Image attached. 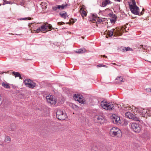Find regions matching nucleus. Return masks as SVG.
I'll return each instance as SVG.
<instances>
[{
    "instance_id": "f257e3e1",
    "label": "nucleus",
    "mask_w": 151,
    "mask_h": 151,
    "mask_svg": "<svg viewBox=\"0 0 151 151\" xmlns=\"http://www.w3.org/2000/svg\"><path fill=\"white\" fill-rule=\"evenodd\" d=\"M129 5L130 10L132 13L139 16L142 15L144 14L145 10L144 9H143L141 12H139V8L136 5V2L134 0H132L131 3H129Z\"/></svg>"
},
{
    "instance_id": "f03ea898",
    "label": "nucleus",
    "mask_w": 151,
    "mask_h": 151,
    "mask_svg": "<svg viewBox=\"0 0 151 151\" xmlns=\"http://www.w3.org/2000/svg\"><path fill=\"white\" fill-rule=\"evenodd\" d=\"M110 135L112 137L116 136L120 137L122 136V132L121 130L117 127H113L111 128L109 132Z\"/></svg>"
},
{
    "instance_id": "7ed1b4c3",
    "label": "nucleus",
    "mask_w": 151,
    "mask_h": 151,
    "mask_svg": "<svg viewBox=\"0 0 151 151\" xmlns=\"http://www.w3.org/2000/svg\"><path fill=\"white\" fill-rule=\"evenodd\" d=\"M101 106L104 109L106 110H112L114 109V104L111 103H108L104 100L101 103Z\"/></svg>"
},
{
    "instance_id": "20e7f679",
    "label": "nucleus",
    "mask_w": 151,
    "mask_h": 151,
    "mask_svg": "<svg viewBox=\"0 0 151 151\" xmlns=\"http://www.w3.org/2000/svg\"><path fill=\"white\" fill-rule=\"evenodd\" d=\"M131 129L134 132L136 133H139L141 131V127L139 124L133 122L130 123L129 124Z\"/></svg>"
},
{
    "instance_id": "39448f33",
    "label": "nucleus",
    "mask_w": 151,
    "mask_h": 151,
    "mask_svg": "<svg viewBox=\"0 0 151 151\" xmlns=\"http://www.w3.org/2000/svg\"><path fill=\"white\" fill-rule=\"evenodd\" d=\"M67 115L65 113H64L62 111L58 109L56 112V117L59 119L63 120L67 118Z\"/></svg>"
},
{
    "instance_id": "423d86ee",
    "label": "nucleus",
    "mask_w": 151,
    "mask_h": 151,
    "mask_svg": "<svg viewBox=\"0 0 151 151\" xmlns=\"http://www.w3.org/2000/svg\"><path fill=\"white\" fill-rule=\"evenodd\" d=\"M24 83L27 87L32 88L35 86V83L30 79H26L24 80Z\"/></svg>"
},
{
    "instance_id": "0eeeda50",
    "label": "nucleus",
    "mask_w": 151,
    "mask_h": 151,
    "mask_svg": "<svg viewBox=\"0 0 151 151\" xmlns=\"http://www.w3.org/2000/svg\"><path fill=\"white\" fill-rule=\"evenodd\" d=\"M73 97L76 101H78L81 104H84L85 100L82 95L78 94H75Z\"/></svg>"
},
{
    "instance_id": "6e6552de",
    "label": "nucleus",
    "mask_w": 151,
    "mask_h": 151,
    "mask_svg": "<svg viewBox=\"0 0 151 151\" xmlns=\"http://www.w3.org/2000/svg\"><path fill=\"white\" fill-rule=\"evenodd\" d=\"M46 99L47 102L51 104H55L56 102V101L51 95H49L46 96Z\"/></svg>"
},
{
    "instance_id": "1a4fd4ad",
    "label": "nucleus",
    "mask_w": 151,
    "mask_h": 151,
    "mask_svg": "<svg viewBox=\"0 0 151 151\" xmlns=\"http://www.w3.org/2000/svg\"><path fill=\"white\" fill-rule=\"evenodd\" d=\"M95 122L100 124L103 123L104 122V117L101 116H96L94 118Z\"/></svg>"
},
{
    "instance_id": "9d476101",
    "label": "nucleus",
    "mask_w": 151,
    "mask_h": 151,
    "mask_svg": "<svg viewBox=\"0 0 151 151\" xmlns=\"http://www.w3.org/2000/svg\"><path fill=\"white\" fill-rule=\"evenodd\" d=\"M112 119L113 123L114 124H119L121 123V122L120 120V117L117 116L115 115H113Z\"/></svg>"
},
{
    "instance_id": "9b49d317",
    "label": "nucleus",
    "mask_w": 151,
    "mask_h": 151,
    "mask_svg": "<svg viewBox=\"0 0 151 151\" xmlns=\"http://www.w3.org/2000/svg\"><path fill=\"white\" fill-rule=\"evenodd\" d=\"M138 111V112H139L140 114L142 116L146 118L147 117V109H141L138 111Z\"/></svg>"
},
{
    "instance_id": "f8f14e48",
    "label": "nucleus",
    "mask_w": 151,
    "mask_h": 151,
    "mask_svg": "<svg viewBox=\"0 0 151 151\" xmlns=\"http://www.w3.org/2000/svg\"><path fill=\"white\" fill-rule=\"evenodd\" d=\"M111 3V1L109 0H103L101 6L104 7L110 4Z\"/></svg>"
},
{
    "instance_id": "ddd939ff",
    "label": "nucleus",
    "mask_w": 151,
    "mask_h": 151,
    "mask_svg": "<svg viewBox=\"0 0 151 151\" xmlns=\"http://www.w3.org/2000/svg\"><path fill=\"white\" fill-rule=\"evenodd\" d=\"M124 81V79L121 76L117 77L115 79V82L118 84H120L121 82Z\"/></svg>"
},
{
    "instance_id": "4468645a",
    "label": "nucleus",
    "mask_w": 151,
    "mask_h": 151,
    "mask_svg": "<svg viewBox=\"0 0 151 151\" xmlns=\"http://www.w3.org/2000/svg\"><path fill=\"white\" fill-rule=\"evenodd\" d=\"M125 116L129 119H132L133 118L134 115L129 112H127L125 113Z\"/></svg>"
},
{
    "instance_id": "2eb2a0df",
    "label": "nucleus",
    "mask_w": 151,
    "mask_h": 151,
    "mask_svg": "<svg viewBox=\"0 0 151 151\" xmlns=\"http://www.w3.org/2000/svg\"><path fill=\"white\" fill-rule=\"evenodd\" d=\"M47 24V23H45V24L42 25L40 27L41 30L43 31L47 30V29L48 26L46 25Z\"/></svg>"
},
{
    "instance_id": "dca6fc26",
    "label": "nucleus",
    "mask_w": 151,
    "mask_h": 151,
    "mask_svg": "<svg viewBox=\"0 0 151 151\" xmlns=\"http://www.w3.org/2000/svg\"><path fill=\"white\" fill-rule=\"evenodd\" d=\"M114 30V29H112L110 31L107 30L106 31V32L107 34V35H108L109 37H111L113 35V32Z\"/></svg>"
},
{
    "instance_id": "f3484780",
    "label": "nucleus",
    "mask_w": 151,
    "mask_h": 151,
    "mask_svg": "<svg viewBox=\"0 0 151 151\" xmlns=\"http://www.w3.org/2000/svg\"><path fill=\"white\" fill-rule=\"evenodd\" d=\"M68 6V4H62L61 5H58V8L59 10H62L66 8Z\"/></svg>"
},
{
    "instance_id": "a211bd4d",
    "label": "nucleus",
    "mask_w": 151,
    "mask_h": 151,
    "mask_svg": "<svg viewBox=\"0 0 151 151\" xmlns=\"http://www.w3.org/2000/svg\"><path fill=\"white\" fill-rule=\"evenodd\" d=\"M12 74L14 75L15 77H19V79H22V77L21 76L20 74L18 72L14 71L12 72Z\"/></svg>"
},
{
    "instance_id": "6ab92c4d",
    "label": "nucleus",
    "mask_w": 151,
    "mask_h": 151,
    "mask_svg": "<svg viewBox=\"0 0 151 151\" xmlns=\"http://www.w3.org/2000/svg\"><path fill=\"white\" fill-rule=\"evenodd\" d=\"M86 51V50L84 48H82L80 49H79L76 52V53H82Z\"/></svg>"
},
{
    "instance_id": "aec40b11",
    "label": "nucleus",
    "mask_w": 151,
    "mask_h": 151,
    "mask_svg": "<svg viewBox=\"0 0 151 151\" xmlns=\"http://www.w3.org/2000/svg\"><path fill=\"white\" fill-rule=\"evenodd\" d=\"M122 50L123 52H125L128 51L132 50V48L129 47H125L122 48Z\"/></svg>"
},
{
    "instance_id": "412c9836",
    "label": "nucleus",
    "mask_w": 151,
    "mask_h": 151,
    "mask_svg": "<svg viewBox=\"0 0 151 151\" xmlns=\"http://www.w3.org/2000/svg\"><path fill=\"white\" fill-rule=\"evenodd\" d=\"M80 10L81 11V14L83 17L86 16V11L83 9V8H82Z\"/></svg>"
},
{
    "instance_id": "4be33fe9",
    "label": "nucleus",
    "mask_w": 151,
    "mask_h": 151,
    "mask_svg": "<svg viewBox=\"0 0 151 151\" xmlns=\"http://www.w3.org/2000/svg\"><path fill=\"white\" fill-rule=\"evenodd\" d=\"M60 15L62 17L64 18V19H66L67 16V14L66 12L65 13H60Z\"/></svg>"
},
{
    "instance_id": "5701e85b",
    "label": "nucleus",
    "mask_w": 151,
    "mask_h": 151,
    "mask_svg": "<svg viewBox=\"0 0 151 151\" xmlns=\"http://www.w3.org/2000/svg\"><path fill=\"white\" fill-rule=\"evenodd\" d=\"M11 140L10 137L9 136H7L5 137L4 141L7 143H9Z\"/></svg>"
},
{
    "instance_id": "b1692460",
    "label": "nucleus",
    "mask_w": 151,
    "mask_h": 151,
    "mask_svg": "<svg viewBox=\"0 0 151 151\" xmlns=\"http://www.w3.org/2000/svg\"><path fill=\"white\" fill-rule=\"evenodd\" d=\"M2 86L6 88H8L10 87V86L8 84L4 83H2Z\"/></svg>"
},
{
    "instance_id": "393cba45",
    "label": "nucleus",
    "mask_w": 151,
    "mask_h": 151,
    "mask_svg": "<svg viewBox=\"0 0 151 151\" xmlns=\"http://www.w3.org/2000/svg\"><path fill=\"white\" fill-rule=\"evenodd\" d=\"M93 19L92 20V22H94L96 21V19H97V20H99V19H99V17L97 18L96 17H94V16H93ZM102 21V20H101L99 19V22H101Z\"/></svg>"
},
{
    "instance_id": "a878e982",
    "label": "nucleus",
    "mask_w": 151,
    "mask_h": 151,
    "mask_svg": "<svg viewBox=\"0 0 151 151\" xmlns=\"http://www.w3.org/2000/svg\"><path fill=\"white\" fill-rule=\"evenodd\" d=\"M31 19V18L29 17L22 18L19 19L20 20H30Z\"/></svg>"
},
{
    "instance_id": "bb28decb",
    "label": "nucleus",
    "mask_w": 151,
    "mask_h": 151,
    "mask_svg": "<svg viewBox=\"0 0 151 151\" xmlns=\"http://www.w3.org/2000/svg\"><path fill=\"white\" fill-rule=\"evenodd\" d=\"M147 116H151V109H147Z\"/></svg>"
},
{
    "instance_id": "cd10ccee",
    "label": "nucleus",
    "mask_w": 151,
    "mask_h": 151,
    "mask_svg": "<svg viewBox=\"0 0 151 151\" xmlns=\"http://www.w3.org/2000/svg\"><path fill=\"white\" fill-rule=\"evenodd\" d=\"M58 5H56L55 6H54L52 7V9L55 11H57V10L58 9Z\"/></svg>"
},
{
    "instance_id": "c85d7f7f",
    "label": "nucleus",
    "mask_w": 151,
    "mask_h": 151,
    "mask_svg": "<svg viewBox=\"0 0 151 151\" xmlns=\"http://www.w3.org/2000/svg\"><path fill=\"white\" fill-rule=\"evenodd\" d=\"M132 119H133L134 120L136 121H139V119L138 118L135 116L134 115H133V118Z\"/></svg>"
},
{
    "instance_id": "c756f323",
    "label": "nucleus",
    "mask_w": 151,
    "mask_h": 151,
    "mask_svg": "<svg viewBox=\"0 0 151 151\" xmlns=\"http://www.w3.org/2000/svg\"><path fill=\"white\" fill-rule=\"evenodd\" d=\"M42 30L41 29V27H39L38 29H37L36 30H35V32L36 33H38L40 31H42Z\"/></svg>"
},
{
    "instance_id": "7c9ffc66",
    "label": "nucleus",
    "mask_w": 151,
    "mask_h": 151,
    "mask_svg": "<svg viewBox=\"0 0 151 151\" xmlns=\"http://www.w3.org/2000/svg\"><path fill=\"white\" fill-rule=\"evenodd\" d=\"M145 90L147 92L150 93L151 92V88H146L145 89Z\"/></svg>"
},
{
    "instance_id": "2f4dec72",
    "label": "nucleus",
    "mask_w": 151,
    "mask_h": 151,
    "mask_svg": "<svg viewBox=\"0 0 151 151\" xmlns=\"http://www.w3.org/2000/svg\"><path fill=\"white\" fill-rule=\"evenodd\" d=\"M72 108L73 109H78V107L74 104H72Z\"/></svg>"
},
{
    "instance_id": "473e14b6",
    "label": "nucleus",
    "mask_w": 151,
    "mask_h": 151,
    "mask_svg": "<svg viewBox=\"0 0 151 151\" xmlns=\"http://www.w3.org/2000/svg\"><path fill=\"white\" fill-rule=\"evenodd\" d=\"M4 5L5 4H12V3H11V2L10 1H5L4 0Z\"/></svg>"
},
{
    "instance_id": "72a5a7b5",
    "label": "nucleus",
    "mask_w": 151,
    "mask_h": 151,
    "mask_svg": "<svg viewBox=\"0 0 151 151\" xmlns=\"http://www.w3.org/2000/svg\"><path fill=\"white\" fill-rule=\"evenodd\" d=\"M76 21V19H72L71 22L72 23H74Z\"/></svg>"
},
{
    "instance_id": "f704fd0d",
    "label": "nucleus",
    "mask_w": 151,
    "mask_h": 151,
    "mask_svg": "<svg viewBox=\"0 0 151 151\" xmlns=\"http://www.w3.org/2000/svg\"><path fill=\"white\" fill-rule=\"evenodd\" d=\"M48 26V28L49 29H51L52 27V26L50 24H49V25H47Z\"/></svg>"
},
{
    "instance_id": "c9c22d12",
    "label": "nucleus",
    "mask_w": 151,
    "mask_h": 151,
    "mask_svg": "<svg viewBox=\"0 0 151 151\" xmlns=\"http://www.w3.org/2000/svg\"><path fill=\"white\" fill-rule=\"evenodd\" d=\"M102 65L101 64H100L99 65H97V67H102Z\"/></svg>"
},
{
    "instance_id": "e433bc0d",
    "label": "nucleus",
    "mask_w": 151,
    "mask_h": 151,
    "mask_svg": "<svg viewBox=\"0 0 151 151\" xmlns=\"http://www.w3.org/2000/svg\"><path fill=\"white\" fill-rule=\"evenodd\" d=\"M24 2H23V1H22V2L21 3L20 5H24Z\"/></svg>"
},
{
    "instance_id": "4c0bfd02",
    "label": "nucleus",
    "mask_w": 151,
    "mask_h": 151,
    "mask_svg": "<svg viewBox=\"0 0 151 151\" xmlns=\"http://www.w3.org/2000/svg\"><path fill=\"white\" fill-rule=\"evenodd\" d=\"M1 95H0V102L1 101ZM1 103H0V105H1Z\"/></svg>"
},
{
    "instance_id": "58836bf2",
    "label": "nucleus",
    "mask_w": 151,
    "mask_h": 151,
    "mask_svg": "<svg viewBox=\"0 0 151 151\" xmlns=\"http://www.w3.org/2000/svg\"><path fill=\"white\" fill-rule=\"evenodd\" d=\"M102 67H105L106 68H107V67H108L107 66H106V65H103Z\"/></svg>"
},
{
    "instance_id": "ea45409f",
    "label": "nucleus",
    "mask_w": 151,
    "mask_h": 151,
    "mask_svg": "<svg viewBox=\"0 0 151 151\" xmlns=\"http://www.w3.org/2000/svg\"><path fill=\"white\" fill-rule=\"evenodd\" d=\"M58 24L59 25H61V22H58Z\"/></svg>"
},
{
    "instance_id": "a19ab883",
    "label": "nucleus",
    "mask_w": 151,
    "mask_h": 151,
    "mask_svg": "<svg viewBox=\"0 0 151 151\" xmlns=\"http://www.w3.org/2000/svg\"><path fill=\"white\" fill-rule=\"evenodd\" d=\"M111 21L112 23L113 22H114V20H113V19H112V20H111Z\"/></svg>"
},
{
    "instance_id": "79ce46f5",
    "label": "nucleus",
    "mask_w": 151,
    "mask_h": 151,
    "mask_svg": "<svg viewBox=\"0 0 151 151\" xmlns=\"http://www.w3.org/2000/svg\"><path fill=\"white\" fill-rule=\"evenodd\" d=\"M103 57H104L107 58V57H106V56L105 55H104L103 56Z\"/></svg>"
},
{
    "instance_id": "37998d69",
    "label": "nucleus",
    "mask_w": 151,
    "mask_h": 151,
    "mask_svg": "<svg viewBox=\"0 0 151 151\" xmlns=\"http://www.w3.org/2000/svg\"><path fill=\"white\" fill-rule=\"evenodd\" d=\"M131 110H132V111H133V112H135V111H133V110H132V109H131Z\"/></svg>"
},
{
    "instance_id": "c03bdc74",
    "label": "nucleus",
    "mask_w": 151,
    "mask_h": 151,
    "mask_svg": "<svg viewBox=\"0 0 151 151\" xmlns=\"http://www.w3.org/2000/svg\"><path fill=\"white\" fill-rule=\"evenodd\" d=\"M43 4V3H41V5H42Z\"/></svg>"
},
{
    "instance_id": "a18cd8bd",
    "label": "nucleus",
    "mask_w": 151,
    "mask_h": 151,
    "mask_svg": "<svg viewBox=\"0 0 151 151\" xmlns=\"http://www.w3.org/2000/svg\"><path fill=\"white\" fill-rule=\"evenodd\" d=\"M114 65H116V64L115 63H114Z\"/></svg>"
},
{
    "instance_id": "49530a36",
    "label": "nucleus",
    "mask_w": 151,
    "mask_h": 151,
    "mask_svg": "<svg viewBox=\"0 0 151 151\" xmlns=\"http://www.w3.org/2000/svg\"><path fill=\"white\" fill-rule=\"evenodd\" d=\"M1 4H0V6H1Z\"/></svg>"
}]
</instances>
